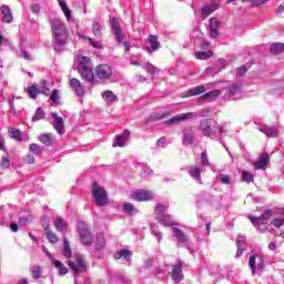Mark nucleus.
<instances>
[{"mask_svg":"<svg viewBox=\"0 0 284 284\" xmlns=\"http://www.w3.org/2000/svg\"><path fill=\"white\" fill-rule=\"evenodd\" d=\"M196 116V113L194 112H187V113H181L178 115H174L173 118H171L169 121H166V123H181L183 121H190L192 119H194Z\"/></svg>","mask_w":284,"mask_h":284,"instance_id":"15","label":"nucleus"},{"mask_svg":"<svg viewBox=\"0 0 284 284\" xmlns=\"http://www.w3.org/2000/svg\"><path fill=\"white\" fill-rule=\"evenodd\" d=\"M54 227L60 234H65L68 232V222L63 217L58 216L54 221Z\"/></svg>","mask_w":284,"mask_h":284,"instance_id":"25","label":"nucleus"},{"mask_svg":"<svg viewBox=\"0 0 284 284\" xmlns=\"http://www.w3.org/2000/svg\"><path fill=\"white\" fill-rule=\"evenodd\" d=\"M240 92H241V84H232L229 88L230 97H236V94H240Z\"/></svg>","mask_w":284,"mask_h":284,"instance_id":"51","label":"nucleus"},{"mask_svg":"<svg viewBox=\"0 0 284 284\" xmlns=\"http://www.w3.org/2000/svg\"><path fill=\"white\" fill-rule=\"evenodd\" d=\"M282 48H283V43L276 42L270 47V50H271L272 54H281V52H283Z\"/></svg>","mask_w":284,"mask_h":284,"instance_id":"50","label":"nucleus"},{"mask_svg":"<svg viewBox=\"0 0 284 284\" xmlns=\"http://www.w3.org/2000/svg\"><path fill=\"white\" fill-rule=\"evenodd\" d=\"M24 163H27L28 165H32V163H34V155L32 154H28L23 158Z\"/></svg>","mask_w":284,"mask_h":284,"instance_id":"63","label":"nucleus"},{"mask_svg":"<svg viewBox=\"0 0 284 284\" xmlns=\"http://www.w3.org/2000/svg\"><path fill=\"white\" fill-rule=\"evenodd\" d=\"M58 1L67 21H70V19H72V12L68 8V2H65V0H58Z\"/></svg>","mask_w":284,"mask_h":284,"instance_id":"37","label":"nucleus"},{"mask_svg":"<svg viewBox=\"0 0 284 284\" xmlns=\"http://www.w3.org/2000/svg\"><path fill=\"white\" fill-rule=\"evenodd\" d=\"M172 232L175 239H178L179 245H187V241H190V237H187V235H185V233H183L181 229L172 226Z\"/></svg>","mask_w":284,"mask_h":284,"instance_id":"20","label":"nucleus"},{"mask_svg":"<svg viewBox=\"0 0 284 284\" xmlns=\"http://www.w3.org/2000/svg\"><path fill=\"white\" fill-rule=\"evenodd\" d=\"M270 0H242L243 3H252V6H263V3H267Z\"/></svg>","mask_w":284,"mask_h":284,"instance_id":"58","label":"nucleus"},{"mask_svg":"<svg viewBox=\"0 0 284 284\" xmlns=\"http://www.w3.org/2000/svg\"><path fill=\"white\" fill-rule=\"evenodd\" d=\"M130 141V131L124 130L122 134L115 135V141L113 142V148H125Z\"/></svg>","mask_w":284,"mask_h":284,"instance_id":"13","label":"nucleus"},{"mask_svg":"<svg viewBox=\"0 0 284 284\" xmlns=\"http://www.w3.org/2000/svg\"><path fill=\"white\" fill-rule=\"evenodd\" d=\"M270 165V154L267 152L262 153L256 161L253 162L254 170H267Z\"/></svg>","mask_w":284,"mask_h":284,"instance_id":"12","label":"nucleus"},{"mask_svg":"<svg viewBox=\"0 0 284 284\" xmlns=\"http://www.w3.org/2000/svg\"><path fill=\"white\" fill-rule=\"evenodd\" d=\"M45 118V113L42 108H38L34 115L32 116V121H41V119Z\"/></svg>","mask_w":284,"mask_h":284,"instance_id":"53","label":"nucleus"},{"mask_svg":"<svg viewBox=\"0 0 284 284\" xmlns=\"http://www.w3.org/2000/svg\"><path fill=\"white\" fill-rule=\"evenodd\" d=\"M220 183H222L223 185H230V183H232V178L227 174H221Z\"/></svg>","mask_w":284,"mask_h":284,"instance_id":"57","label":"nucleus"},{"mask_svg":"<svg viewBox=\"0 0 284 284\" xmlns=\"http://www.w3.org/2000/svg\"><path fill=\"white\" fill-rule=\"evenodd\" d=\"M200 130L204 136H215V134H223L225 132V124L219 125L212 119H204L200 122Z\"/></svg>","mask_w":284,"mask_h":284,"instance_id":"3","label":"nucleus"},{"mask_svg":"<svg viewBox=\"0 0 284 284\" xmlns=\"http://www.w3.org/2000/svg\"><path fill=\"white\" fill-rule=\"evenodd\" d=\"M132 201L145 202L154 199V193L150 190L140 189L131 193Z\"/></svg>","mask_w":284,"mask_h":284,"instance_id":"8","label":"nucleus"},{"mask_svg":"<svg viewBox=\"0 0 284 284\" xmlns=\"http://www.w3.org/2000/svg\"><path fill=\"white\" fill-rule=\"evenodd\" d=\"M110 21H111V28L114 31L118 43H123V32L121 31L119 20H116V18H111Z\"/></svg>","mask_w":284,"mask_h":284,"instance_id":"19","label":"nucleus"},{"mask_svg":"<svg viewBox=\"0 0 284 284\" xmlns=\"http://www.w3.org/2000/svg\"><path fill=\"white\" fill-rule=\"evenodd\" d=\"M92 196L98 207H104V205H108L110 203V201L108 200V192L97 182H93L92 185Z\"/></svg>","mask_w":284,"mask_h":284,"instance_id":"5","label":"nucleus"},{"mask_svg":"<svg viewBox=\"0 0 284 284\" xmlns=\"http://www.w3.org/2000/svg\"><path fill=\"white\" fill-rule=\"evenodd\" d=\"M221 97L220 90H213L207 93H204L200 99L201 101H213V99H219Z\"/></svg>","mask_w":284,"mask_h":284,"instance_id":"33","label":"nucleus"},{"mask_svg":"<svg viewBox=\"0 0 284 284\" xmlns=\"http://www.w3.org/2000/svg\"><path fill=\"white\" fill-rule=\"evenodd\" d=\"M247 219L251 221L253 225H265L270 219H272V210H266L262 213L260 217H254L253 215H248Z\"/></svg>","mask_w":284,"mask_h":284,"instance_id":"10","label":"nucleus"},{"mask_svg":"<svg viewBox=\"0 0 284 284\" xmlns=\"http://www.w3.org/2000/svg\"><path fill=\"white\" fill-rule=\"evenodd\" d=\"M38 139H39L40 143H43V145H47V148H50V145H52V143H54V138L50 133L41 134V135H39Z\"/></svg>","mask_w":284,"mask_h":284,"instance_id":"32","label":"nucleus"},{"mask_svg":"<svg viewBox=\"0 0 284 284\" xmlns=\"http://www.w3.org/2000/svg\"><path fill=\"white\" fill-rule=\"evenodd\" d=\"M260 132H263L266 136H278V131L273 126L262 125Z\"/></svg>","mask_w":284,"mask_h":284,"instance_id":"35","label":"nucleus"},{"mask_svg":"<svg viewBox=\"0 0 284 284\" xmlns=\"http://www.w3.org/2000/svg\"><path fill=\"white\" fill-rule=\"evenodd\" d=\"M29 150L32 154H36L37 156H39V154H41L43 148H41V145H39L37 143H32V144H30Z\"/></svg>","mask_w":284,"mask_h":284,"instance_id":"52","label":"nucleus"},{"mask_svg":"<svg viewBox=\"0 0 284 284\" xmlns=\"http://www.w3.org/2000/svg\"><path fill=\"white\" fill-rule=\"evenodd\" d=\"M148 41L151 45V52H156V50L161 49V42H159V37L156 36H149Z\"/></svg>","mask_w":284,"mask_h":284,"instance_id":"31","label":"nucleus"},{"mask_svg":"<svg viewBox=\"0 0 284 284\" xmlns=\"http://www.w3.org/2000/svg\"><path fill=\"white\" fill-rule=\"evenodd\" d=\"M53 265L59 271L60 276H65V274H68V267H65L61 261L54 260Z\"/></svg>","mask_w":284,"mask_h":284,"instance_id":"42","label":"nucleus"},{"mask_svg":"<svg viewBox=\"0 0 284 284\" xmlns=\"http://www.w3.org/2000/svg\"><path fill=\"white\" fill-rule=\"evenodd\" d=\"M53 119L52 125L58 134H65V125L63 124V118L59 116L57 113H51Z\"/></svg>","mask_w":284,"mask_h":284,"instance_id":"14","label":"nucleus"},{"mask_svg":"<svg viewBox=\"0 0 284 284\" xmlns=\"http://www.w3.org/2000/svg\"><path fill=\"white\" fill-rule=\"evenodd\" d=\"M201 172L202 170L197 165H191L189 166V174L194 179V181H197V183H201Z\"/></svg>","mask_w":284,"mask_h":284,"instance_id":"29","label":"nucleus"},{"mask_svg":"<svg viewBox=\"0 0 284 284\" xmlns=\"http://www.w3.org/2000/svg\"><path fill=\"white\" fill-rule=\"evenodd\" d=\"M1 14H2L3 23H12L14 17L12 16V11L10 10V7L2 6L1 7Z\"/></svg>","mask_w":284,"mask_h":284,"instance_id":"26","label":"nucleus"},{"mask_svg":"<svg viewBox=\"0 0 284 284\" xmlns=\"http://www.w3.org/2000/svg\"><path fill=\"white\" fill-rule=\"evenodd\" d=\"M245 72H247V68L245 65L236 69L237 77H243L245 74Z\"/></svg>","mask_w":284,"mask_h":284,"instance_id":"64","label":"nucleus"},{"mask_svg":"<svg viewBox=\"0 0 284 284\" xmlns=\"http://www.w3.org/2000/svg\"><path fill=\"white\" fill-rule=\"evenodd\" d=\"M105 247V236L103 234H99L95 242V250L100 251Z\"/></svg>","mask_w":284,"mask_h":284,"instance_id":"44","label":"nucleus"},{"mask_svg":"<svg viewBox=\"0 0 284 284\" xmlns=\"http://www.w3.org/2000/svg\"><path fill=\"white\" fill-rule=\"evenodd\" d=\"M38 90H40V94H45V97H50V88H48V81L42 80Z\"/></svg>","mask_w":284,"mask_h":284,"instance_id":"48","label":"nucleus"},{"mask_svg":"<svg viewBox=\"0 0 284 284\" xmlns=\"http://www.w3.org/2000/svg\"><path fill=\"white\" fill-rule=\"evenodd\" d=\"M158 221L164 225V227H172V225H174V220H172V215L170 214L158 213Z\"/></svg>","mask_w":284,"mask_h":284,"instance_id":"24","label":"nucleus"},{"mask_svg":"<svg viewBox=\"0 0 284 284\" xmlns=\"http://www.w3.org/2000/svg\"><path fill=\"white\" fill-rule=\"evenodd\" d=\"M114 258H116L118 261L120 258H123L124 261H130V258H132V252L123 248V250H120L118 251L115 254H114Z\"/></svg>","mask_w":284,"mask_h":284,"instance_id":"38","label":"nucleus"},{"mask_svg":"<svg viewBox=\"0 0 284 284\" xmlns=\"http://www.w3.org/2000/svg\"><path fill=\"white\" fill-rule=\"evenodd\" d=\"M50 99L53 103H59V91L53 90L50 94Z\"/></svg>","mask_w":284,"mask_h":284,"instance_id":"61","label":"nucleus"},{"mask_svg":"<svg viewBox=\"0 0 284 284\" xmlns=\"http://www.w3.org/2000/svg\"><path fill=\"white\" fill-rule=\"evenodd\" d=\"M214 57V52L212 51H199L195 53V58L200 59L201 61H205Z\"/></svg>","mask_w":284,"mask_h":284,"instance_id":"43","label":"nucleus"},{"mask_svg":"<svg viewBox=\"0 0 284 284\" xmlns=\"http://www.w3.org/2000/svg\"><path fill=\"white\" fill-rule=\"evenodd\" d=\"M1 170H8L10 168V160L8 158H2L0 161Z\"/></svg>","mask_w":284,"mask_h":284,"instance_id":"59","label":"nucleus"},{"mask_svg":"<svg viewBox=\"0 0 284 284\" xmlns=\"http://www.w3.org/2000/svg\"><path fill=\"white\" fill-rule=\"evenodd\" d=\"M94 74L99 81L105 82L112 81V74H114V72L109 64H98L94 69Z\"/></svg>","mask_w":284,"mask_h":284,"instance_id":"6","label":"nucleus"},{"mask_svg":"<svg viewBox=\"0 0 284 284\" xmlns=\"http://www.w3.org/2000/svg\"><path fill=\"white\" fill-rule=\"evenodd\" d=\"M201 165H203L204 168H210V160L207 159V152L203 151L201 153Z\"/></svg>","mask_w":284,"mask_h":284,"instance_id":"56","label":"nucleus"},{"mask_svg":"<svg viewBox=\"0 0 284 284\" xmlns=\"http://www.w3.org/2000/svg\"><path fill=\"white\" fill-rule=\"evenodd\" d=\"M78 61V72L83 81L88 83H94V72L92 71V60L84 55H79Z\"/></svg>","mask_w":284,"mask_h":284,"instance_id":"2","label":"nucleus"},{"mask_svg":"<svg viewBox=\"0 0 284 284\" xmlns=\"http://www.w3.org/2000/svg\"><path fill=\"white\" fill-rule=\"evenodd\" d=\"M9 136L19 143H21V141H30V136H28V134L22 133L21 130L14 128L9 129Z\"/></svg>","mask_w":284,"mask_h":284,"instance_id":"17","label":"nucleus"},{"mask_svg":"<svg viewBox=\"0 0 284 284\" xmlns=\"http://www.w3.org/2000/svg\"><path fill=\"white\" fill-rule=\"evenodd\" d=\"M47 239L49 243H52V244L59 243V236H57V234H54L52 231L47 232Z\"/></svg>","mask_w":284,"mask_h":284,"instance_id":"54","label":"nucleus"},{"mask_svg":"<svg viewBox=\"0 0 284 284\" xmlns=\"http://www.w3.org/2000/svg\"><path fill=\"white\" fill-rule=\"evenodd\" d=\"M27 92L29 94V99H37L39 94H41V91L37 89V87L32 85L27 89Z\"/></svg>","mask_w":284,"mask_h":284,"instance_id":"45","label":"nucleus"},{"mask_svg":"<svg viewBox=\"0 0 284 284\" xmlns=\"http://www.w3.org/2000/svg\"><path fill=\"white\" fill-rule=\"evenodd\" d=\"M203 32H201V29L200 28H196L192 36H191V39H195V41H203Z\"/></svg>","mask_w":284,"mask_h":284,"instance_id":"55","label":"nucleus"},{"mask_svg":"<svg viewBox=\"0 0 284 284\" xmlns=\"http://www.w3.org/2000/svg\"><path fill=\"white\" fill-rule=\"evenodd\" d=\"M275 214H276V216L271 220V225H273L274 227H277V229L283 227V225H284V207L276 209Z\"/></svg>","mask_w":284,"mask_h":284,"instance_id":"18","label":"nucleus"},{"mask_svg":"<svg viewBox=\"0 0 284 284\" xmlns=\"http://www.w3.org/2000/svg\"><path fill=\"white\" fill-rule=\"evenodd\" d=\"M92 33H93V37H95V39H101V37H103V28L101 27V22L93 21Z\"/></svg>","mask_w":284,"mask_h":284,"instance_id":"30","label":"nucleus"},{"mask_svg":"<svg viewBox=\"0 0 284 284\" xmlns=\"http://www.w3.org/2000/svg\"><path fill=\"white\" fill-rule=\"evenodd\" d=\"M136 170H142V176H150L152 174H154V171H152V169L148 168V164L143 163V162H138L135 164Z\"/></svg>","mask_w":284,"mask_h":284,"instance_id":"34","label":"nucleus"},{"mask_svg":"<svg viewBox=\"0 0 284 284\" xmlns=\"http://www.w3.org/2000/svg\"><path fill=\"white\" fill-rule=\"evenodd\" d=\"M151 233L153 236L158 239V242L161 243V240L163 239V234L161 231H159V226L156 224L151 225Z\"/></svg>","mask_w":284,"mask_h":284,"instance_id":"46","label":"nucleus"},{"mask_svg":"<svg viewBox=\"0 0 284 284\" xmlns=\"http://www.w3.org/2000/svg\"><path fill=\"white\" fill-rule=\"evenodd\" d=\"M221 26V22L216 18H211L209 28H210V34L213 39H219V28Z\"/></svg>","mask_w":284,"mask_h":284,"instance_id":"21","label":"nucleus"},{"mask_svg":"<svg viewBox=\"0 0 284 284\" xmlns=\"http://www.w3.org/2000/svg\"><path fill=\"white\" fill-rule=\"evenodd\" d=\"M217 9H219V4L213 2V3L205 4L204 7H202L200 12H201L203 19H207L212 14V12H216Z\"/></svg>","mask_w":284,"mask_h":284,"instance_id":"23","label":"nucleus"},{"mask_svg":"<svg viewBox=\"0 0 284 284\" xmlns=\"http://www.w3.org/2000/svg\"><path fill=\"white\" fill-rule=\"evenodd\" d=\"M241 179L244 183H254V174L247 170L241 171Z\"/></svg>","mask_w":284,"mask_h":284,"instance_id":"39","label":"nucleus"},{"mask_svg":"<svg viewBox=\"0 0 284 284\" xmlns=\"http://www.w3.org/2000/svg\"><path fill=\"white\" fill-rule=\"evenodd\" d=\"M62 254L65 258H68V261H70V258L72 257V250L70 248V242L68 241V239L63 240V252H62Z\"/></svg>","mask_w":284,"mask_h":284,"instance_id":"40","label":"nucleus"},{"mask_svg":"<svg viewBox=\"0 0 284 284\" xmlns=\"http://www.w3.org/2000/svg\"><path fill=\"white\" fill-rule=\"evenodd\" d=\"M30 272L32 274V278L34 280L41 278V267L39 265L31 266Z\"/></svg>","mask_w":284,"mask_h":284,"instance_id":"47","label":"nucleus"},{"mask_svg":"<svg viewBox=\"0 0 284 284\" xmlns=\"http://www.w3.org/2000/svg\"><path fill=\"white\" fill-rule=\"evenodd\" d=\"M143 68L146 70V72H149V74H154L156 72V67L151 63L144 64Z\"/></svg>","mask_w":284,"mask_h":284,"instance_id":"60","label":"nucleus"},{"mask_svg":"<svg viewBox=\"0 0 284 284\" xmlns=\"http://www.w3.org/2000/svg\"><path fill=\"white\" fill-rule=\"evenodd\" d=\"M248 266L253 274H258V272H263V268L265 267V258L263 255H251L248 258Z\"/></svg>","mask_w":284,"mask_h":284,"instance_id":"7","label":"nucleus"},{"mask_svg":"<svg viewBox=\"0 0 284 284\" xmlns=\"http://www.w3.org/2000/svg\"><path fill=\"white\" fill-rule=\"evenodd\" d=\"M70 85L73 92H75L77 97H83L85 94V87L81 81H79V79L72 78L70 80Z\"/></svg>","mask_w":284,"mask_h":284,"instance_id":"16","label":"nucleus"},{"mask_svg":"<svg viewBox=\"0 0 284 284\" xmlns=\"http://www.w3.org/2000/svg\"><path fill=\"white\" fill-rule=\"evenodd\" d=\"M194 141V131L192 129H186L184 131L183 145H192Z\"/></svg>","mask_w":284,"mask_h":284,"instance_id":"36","label":"nucleus"},{"mask_svg":"<svg viewBox=\"0 0 284 284\" xmlns=\"http://www.w3.org/2000/svg\"><path fill=\"white\" fill-rule=\"evenodd\" d=\"M123 210L126 214H138L139 210H136V207L134 206V204L130 203V202H124L123 203Z\"/></svg>","mask_w":284,"mask_h":284,"instance_id":"41","label":"nucleus"},{"mask_svg":"<svg viewBox=\"0 0 284 284\" xmlns=\"http://www.w3.org/2000/svg\"><path fill=\"white\" fill-rule=\"evenodd\" d=\"M205 93V85H196L193 87L191 89L187 90L186 95H184V98L187 97H199V94H203Z\"/></svg>","mask_w":284,"mask_h":284,"instance_id":"28","label":"nucleus"},{"mask_svg":"<svg viewBox=\"0 0 284 284\" xmlns=\"http://www.w3.org/2000/svg\"><path fill=\"white\" fill-rule=\"evenodd\" d=\"M80 240L83 243V245H92V233H90V230H88V226L85 223L80 222L78 225Z\"/></svg>","mask_w":284,"mask_h":284,"instance_id":"9","label":"nucleus"},{"mask_svg":"<svg viewBox=\"0 0 284 284\" xmlns=\"http://www.w3.org/2000/svg\"><path fill=\"white\" fill-rule=\"evenodd\" d=\"M67 263L74 275L88 272V262H85V257L79 253L73 254Z\"/></svg>","mask_w":284,"mask_h":284,"instance_id":"4","label":"nucleus"},{"mask_svg":"<svg viewBox=\"0 0 284 284\" xmlns=\"http://www.w3.org/2000/svg\"><path fill=\"white\" fill-rule=\"evenodd\" d=\"M79 39L85 41V43H89V45L95 50H103V42H101V40H94V38L85 37L83 34H80Z\"/></svg>","mask_w":284,"mask_h":284,"instance_id":"22","label":"nucleus"},{"mask_svg":"<svg viewBox=\"0 0 284 284\" xmlns=\"http://www.w3.org/2000/svg\"><path fill=\"white\" fill-rule=\"evenodd\" d=\"M102 99L108 103V105L116 103V101H119V97L110 90L102 92Z\"/></svg>","mask_w":284,"mask_h":284,"instance_id":"27","label":"nucleus"},{"mask_svg":"<svg viewBox=\"0 0 284 284\" xmlns=\"http://www.w3.org/2000/svg\"><path fill=\"white\" fill-rule=\"evenodd\" d=\"M49 22L52 30V45L55 52H61L68 43V28L59 18H50Z\"/></svg>","mask_w":284,"mask_h":284,"instance_id":"1","label":"nucleus"},{"mask_svg":"<svg viewBox=\"0 0 284 284\" xmlns=\"http://www.w3.org/2000/svg\"><path fill=\"white\" fill-rule=\"evenodd\" d=\"M245 241H246L245 235H239L236 239V246L243 247V244L245 243Z\"/></svg>","mask_w":284,"mask_h":284,"instance_id":"62","label":"nucleus"},{"mask_svg":"<svg viewBox=\"0 0 284 284\" xmlns=\"http://www.w3.org/2000/svg\"><path fill=\"white\" fill-rule=\"evenodd\" d=\"M18 57L20 59H24L26 61H32V54H30V52H28L23 47L20 48V52L18 53Z\"/></svg>","mask_w":284,"mask_h":284,"instance_id":"49","label":"nucleus"},{"mask_svg":"<svg viewBox=\"0 0 284 284\" xmlns=\"http://www.w3.org/2000/svg\"><path fill=\"white\" fill-rule=\"evenodd\" d=\"M171 278L175 284H179L183 278V262L178 261L174 265H172Z\"/></svg>","mask_w":284,"mask_h":284,"instance_id":"11","label":"nucleus"}]
</instances>
